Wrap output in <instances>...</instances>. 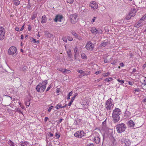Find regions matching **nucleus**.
I'll return each mask as SVG.
<instances>
[{
	"mask_svg": "<svg viewBox=\"0 0 146 146\" xmlns=\"http://www.w3.org/2000/svg\"><path fill=\"white\" fill-rule=\"evenodd\" d=\"M118 60H115L113 62L111 63V64L112 65H116V63L118 62Z\"/></svg>",
	"mask_w": 146,
	"mask_h": 146,
	"instance_id": "nucleus-37",
	"label": "nucleus"
},
{
	"mask_svg": "<svg viewBox=\"0 0 146 146\" xmlns=\"http://www.w3.org/2000/svg\"><path fill=\"white\" fill-rule=\"evenodd\" d=\"M125 115H127L128 117H129L130 115V113L128 111H126L125 113Z\"/></svg>",
	"mask_w": 146,
	"mask_h": 146,
	"instance_id": "nucleus-41",
	"label": "nucleus"
},
{
	"mask_svg": "<svg viewBox=\"0 0 146 146\" xmlns=\"http://www.w3.org/2000/svg\"><path fill=\"white\" fill-rule=\"evenodd\" d=\"M20 145L21 146H29V143L27 141H25L23 142V141H21L20 143Z\"/></svg>",
	"mask_w": 146,
	"mask_h": 146,
	"instance_id": "nucleus-13",
	"label": "nucleus"
},
{
	"mask_svg": "<svg viewBox=\"0 0 146 146\" xmlns=\"http://www.w3.org/2000/svg\"><path fill=\"white\" fill-rule=\"evenodd\" d=\"M64 70L65 71V73H69L70 70H68L66 69H64Z\"/></svg>",
	"mask_w": 146,
	"mask_h": 146,
	"instance_id": "nucleus-53",
	"label": "nucleus"
},
{
	"mask_svg": "<svg viewBox=\"0 0 146 146\" xmlns=\"http://www.w3.org/2000/svg\"><path fill=\"white\" fill-rule=\"evenodd\" d=\"M116 127L117 132L120 133L124 132L126 128L125 125L123 123L117 124Z\"/></svg>",
	"mask_w": 146,
	"mask_h": 146,
	"instance_id": "nucleus-4",
	"label": "nucleus"
},
{
	"mask_svg": "<svg viewBox=\"0 0 146 146\" xmlns=\"http://www.w3.org/2000/svg\"><path fill=\"white\" fill-rule=\"evenodd\" d=\"M77 95H75L71 99L70 102L68 104L69 106H70L72 105L74 100L75 98L76 97Z\"/></svg>",
	"mask_w": 146,
	"mask_h": 146,
	"instance_id": "nucleus-18",
	"label": "nucleus"
},
{
	"mask_svg": "<svg viewBox=\"0 0 146 146\" xmlns=\"http://www.w3.org/2000/svg\"><path fill=\"white\" fill-rule=\"evenodd\" d=\"M102 33V31L101 29H100L99 30H98V31L97 32V34L98 33Z\"/></svg>",
	"mask_w": 146,
	"mask_h": 146,
	"instance_id": "nucleus-51",
	"label": "nucleus"
},
{
	"mask_svg": "<svg viewBox=\"0 0 146 146\" xmlns=\"http://www.w3.org/2000/svg\"><path fill=\"white\" fill-rule=\"evenodd\" d=\"M112 99L110 98L106 102L105 107L107 110H110L113 108L114 105L112 104ZM109 112L110 114V111H109Z\"/></svg>",
	"mask_w": 146,
	"mask_h": 146,
	"instance_id": "nucleus-5",
	"label": "nucleus"
},
{
	"mask_svg": "<svg viewBox=\"0 0 146 146\" xmlns=\"http://www.w3.org/2000/svg\"><path fill=\"white\" fill-rule=\"evenodd\" d=\"M8 144L10 146H15L14 143L11 140H9Z\"/></svg>",
	"mask_w": 146,
	"mask_h": 146,
	"instance_id": "nucleus-24",
	"label": "nucleus"
},
{
	"mask_svg": "<svg viewBox=\"0 0 146 146\" xmlns=\"http://www.w3.org/2000/svg\"><path fill=\"white\" fill-rule=\"evenodd\" d=\"M78 48L76 46L74 49V52L75 53L74 54V57L75 58V59H76V55H78L79 53V52L78 50Z\"/></svg>",
	"mask_w": 146,
	"mask_h": 146,
	"instance_id": "nucleus-14",
	"label": "nucleus"
},
{
	"mask_svg": "<svg viewBox=\"0 0 146 146\" xmlns=\"http://www.w3.org/2000/svg\"><path fill=\"white\" fill-rule=\"evenodd\" d=\"M90 31L91 32L93 33H95L96 34H97V32L98 30L96 29L95 27H93L91 28Z\"/></svg>",
	"mask_w": 146,
	"mask_h": 146,
	"instance_id": "nucleus-16",
	"label": "nucleus"
},
{
	"mask_svg": "<svg viewBox=\"0 0 146 146\" xmlns=\"http://www.w3.org/2000/svg\"><path fill=\"white\" fill-rule=\"evenodd\" d=\"M48 82L47 80L43 82L41 84H39L36 86V89L38 92H43L46 88V85Z\"/></svg>",
	"mask_w": 146,
	"mask_h": 146,
	"instance_id": "nucleus-2",
	"label": "nucleus"
},
{
	"mask_svg": "<svg viewBox=\"0 0 146 146\" xmlns=\"http://www.w3.org/2000/svg\"><path fill=\"white\" fill-rule=\"evenodd\" d=\"M47 20V18L46 15H44L42 17L41 23H45Z\"/></svg>",
	"mask_w": 146,
	"mask_h": 146,
	"instance_id": "nucleus-17",
	"label": "nucleus"
},
{
	"mask_svg": "<svg viewBox=\"0 0 146 146\" xmlns=\"http://www.w3.org/2000/svg\"><path fill=\"white\" fill-rule=\"evenodd\" d=\"M136 13V10L135 9H132L129 13V14L131 15V16L133 17L134 16Z\"/></svg>",
	"mask_w": 146,
	"mask_h": 146,
	"instance_id": "nucleus-15",
	"label": "nucleus"
},
{
	"mask_svg": "<svg viewBox=\"0 0 146 146\" xmlns=\"http://www.w3.org/2000/svg\"><path fill=\"white\" fill-rule=\"evenodd\" d=\"M74 1V0H67V2L70 4H72L73 2Z\"/></svg>",
	"mask_w": 146,
	"mask_h": 146,
	"instance_id": "nucleus-42",
	"label": "nucleus"
},
{
	"mask_svg": "<svg viewBox=\"0 0 146 146\" xmlns=\"http://www.w3.org/2000/svg\"><path fill=\"white\" fill-rule=\"evenodd\" d=\"M110 74V73L109 72L107 73H103L102 74V75L104 77L108 76Z\"/></svg>",
	"mask_w": 146,
	"mask_h": 146,
	"instance_id": "nucleus-28",
	"label": "nucleus"
},
{
	"mask_svg": "<svg viewBox=\"0 0 146 146\" xmlns=\"http://www.w3.org/2000/svg\"><path fill=\"white\" fill-rule=\"evenodd\" d=\"M48 118L47 117H45L44 120L45 121H46L48 120Z\"/></svg>",
	"mask_w": 146,
	"mask_h": 146,
	"instance_id": "nucleus-63",
	"label": "nucleus"
},
{
	"mask_svg": "<svg viewBox=\"0 0 146 146\" xmlns=\"http://www.w3.org/2000/svg\"><path fill=\"white\" fill-rule=\"evenodd\" d=\"M108 44L109 42L107 41L105 42H102L100 45V46L101 47H105Z\"/></svg>",
	"mask_w": 146,
	"mask_h": 146,
	"instance_id": "nucleus-19",
	"label": "nucleus"
},
{
	"mask_svg": "<svg viewBox=\"0 0 146 146\" xmlns=\"http://www.w3.org/2000/svg\"><path fill=\"white\" fill-rule=\"evenodd\" d=\"M30 38L31 40V42H33L34 43H36V40L34 38H32L31 37H30Z\"/></svg>",
	"mask_w": 146,
	"mask_h": 146,
	"instance_id": "nucleus-39",
	"label": "nucleus"
},
{
	"mask_svg": "<svg viewBox=\"0 0 146 146\" xmlns=\"http://www.w3.org/2000/svg\"><path fill=\"white\" fill-rule=\"evenodd\" d=\"M71 33L76 38L78 37V35L77 34L75 31H72Z\"/></svg>",
	"mask_w": 146,
	"mask_h": 146,
	"instance_id": "nucleus-29",
	"label": "nucleus"
},
{
	"mask_svg": "<svg viewBox=\"0 0 146 146\" xmlns=\"http://www.w3.org/2000/svg\"><path fill=\"white\" fill-rule=\"evenodd\" d=\"M72 94H73V92L72 91H71V92H70L68 94V97L67 98V99L68 100L70 99V96L72 95Z\"/></svg>",
	"mask_w": 146,
	"mask_h": 146,
	"instance_id": "nucleus-33",
	"label": "nucleus"
},
{
	"mask_svg": "<svg viewBox=\"0 0 146 146\" xmlns=\"http://www.w3.org/2000/svg\"><path fill=\"white\" fill-rule=\"evenodd\" d=\"M142 84H143L144 86L146 85V77H144L142 79Z\"/></svg>",
	"mask_w": 146,
	"mask_h": 146,
	"instance_id": "nucleus-26",
	"label": "nucleus"
},
{
	"mask_svg": "<svg viewBox=\"0 0 146 146\" xmlns=\"http://www.w3.org/2000/svg\"><path fill=\"white\" fill-rule=\"evenodd\" d=\"M141 21H140V20H139L138 22H137V25H138V26L139 27L143 26L141 24L142 23Z\"/></svg>",
	"mask_w": 146,
	"mask_h": 146,
	"instance_id": "nucleus-36",
	"label": "nucleus"
},
{
	"mask_svg": "<svg viewBox=\"0 0 146 146\" xmlns=\"http://www.w3.org/2000/svg\"><path fill=\"white\" fill-rule=\"evenodd\" d=\"M94 47V45L90 41H89L85 46V48L88 50H92Z\"/></svg>",
	"mask_w": 146,
	"mask_h": 146,
	"instance_id": "nucleus-9",
	"label": "nucleus"
},
{
	"mask_svg": "<svg viewBox=\"0 0 146 146\" xmlns=\"http://www.w3.org/2000/svg\"><path fill=\"white\" fill-rule=\"evenodd\" d=\"M119 65L123 67L124 66V64L122 62L120 63Z\"/></svg>",
	"mask_w": 146,
	"mask_h": 146,
	"instance_id": "nucleus-64",
	"label": "nucleus"
},
{
	"mask_svg": "<svg viewBox=\"0 0 146 146\" xmlns=\"http://www.w3.org/2000/svg\"><path fill=\"white\" fill-rule=\"evenodd\" d=\"M67 54L68 57L69 58H71L72 54L70 49L67 51Z\"/></svg>",
	"mask_w": 146,
	"mask_h": 146,
	"instance_id": "nucleus-27",
	"label": "nucleus"
},
{
	"mask_svg": "<svg viewBox=\"0 0 146 146\" xmlns=\"http://www.w3.org/2000/svg\"><path fill=\"white\" fill-rule=\"evenodd\" d=\"M117 81L121 84H123L124 83V80H120L119 79H117Z\"/></svg>",
	"mask_w": 146,
	"mask_h": 146,
	"instance_id": "nucleus-44",
	"label": "nucleus"
},
{
	"mask_svg": "<svg viewBox=\"0 0 146 146\" xmlns=\"http://www.w3.org/2000/svg\"><path fill=\"white\" fill-rule=\"evenodd\" d=\"M104 62L105 63H106L108 62H109L108 59L107 58H106L104 59Z\"/></svg>",
	"mask_w": 146,
	"mask_h": 146,
	"instance_id": "nucleus-55",
	"label": "nucleus"
},
{
	"mask_svg": "<svg viewBox=\"0 0 146 146\" xmlns=\"http://www.w3.org/2000/svg\"><path fill=\"white\" fill-rule=\"evenodd\" d=\"M129 123L130 126L131 127H133L135 125L134 123L131 120L129 121Z\"/></svg>",
	"mask_w": 146,
	"mask_h": 146,
	"instance_id": "nucleus-23",
	"label": "nucleus"
},
{
	"mask_svg": "<svg viewBox=\"0 0 146 146\" xmlns=\"http://www.w3.org/2000/svg\"><path fill=\"white\" fill-rule=\"evenodd\" d=\"M62 16L59 15H56L55 17V18L54 19V21L56 22H57L58 21L60 22H61L62 21Z\"/></svg>",
	"mask_w": 146,
	"mask_h": 146,
	"instance_id": "nucleus-11",
	"label": "nucleus"
},
{
	"mask_svg": "<svg viewBox=\"0 0 146 146\" xmlns=\"http://www.w3.org/2000/svg\"><path fill=\"white\" fill-rule=\"evenodd\" d=\"M80 138H81L84 135L85 133L83 130H81L80 131H79Z\"/></svg>",
	"mask_w": 146,
	"mask_h": 146,
	"instance_id": "nucleus-20",
	"label": "nucleus"
},
{
	"mask_svg": "<svg viewBox=\"0 0 146 146\" xmlns=\"http://www.w3.org/2000/svg\"><path fill=\"white\" fill-rule=\"evenodd\" d=\"M52 87V86L51 84H50L49 86L47 88V89L46 90V91L47 92Z\"/></svg>",
	"mask_w": 146,
	"mask_h": 146,
	"instance_id": "nucleus-45",
	"label": "nucleus"
},
{
	"mask_svg": "<svg viewBox=\"0 0 146 146\" xmlns=\"http://www.w3.org/2000/svg\"><path fill=\"white\" fill-rule=\"evenodd\" d=\"M89 6L92 8H93L94 9H97L98 7L97 4L95 1H92V3L90 4Z\"/></svg>",
	"mask_w": 146,
	"mask_h": 146,
	"instance_id": "nucleus-12",
	"label": "nucleus"
},
{
	"mask_svg": "<svg viewBox=\"0 0 146 146\" xmlns=\"http://www.w3.org/2000/svg\"><path fill=\"white\" fill-rule=\"evenodd\" d=\"M67 38L70 41H72L73 39V38L72 37L70 36H67Z\"/></svg>",
	"mask_w": 146,
	"mask_h": 146,
	"instance_id": "nucleus-40",
	"label": "nucleus"
},
{
	"mask_svg": "<svg viewBox=\"0 0 146 146\" xmlns=\"http://www.w3.org/2000/svg\"><path fill=\"white\" fill-rule=\"evenodd\" d=\"M100 73V71H98L96 72L95 74L96 75H98Z\"/></svg>",
	"mask_w": 146,
	"mask_h": 146,
	"instance_id": "nucleus-59",
	"label": "nucleus"
},
{
	"mask_svg": "<svg viewBox=\"0 0 146 146\" xmlns=\"http://www.w3.org/2000/svg\"><path fill=\"white\" fill-rule=\"evenodd\" d=\"M121 113L120 110L118 108H116L113 110L112 117L115 123L117 122L120 119L119 115Z\"/></svg>",
	"mask_w": 146,
	"mask_h": 146,
	"instance_id": "nucleus-1",
	"label": "nucleus"
},
{
	"mask_svg": "<svg viewBox=\"0 0 146 146\" xmlns=\"http://www.w3.org/2000/svg\"><path fill=\"white\" fill-rule=\"evenodd\" d=\"M131 16V15H130V14L129 13L128 15H127L126 17H125V19H127V20H129V19H130V18H131V17H132V16Z\"/></svg>",
	"mask_w": 146,
	"mask_h": 146,
	"instance_id": "nucleus-38",
	"label": "nucleus"
},
{
	"mask_svg": "<svg viewBox=\"0 0 146 146\" xmlns=\"http://www.w3.org/2000/svg\"><path fill=\"white\" fill-rule=\"evenodd\" d=\"M57 70L60 71L62 72L63 73H65L64 70V69H63V68H58Z\"/></svg>",
	"mask_w": 146,
	"mask_h": 146,
	"instance_id": "nucleus-35",
	"label": "nucleus"
},
{
	"mask_svg": "<svg viewBox=\"0 0 146 146\" xmlns=\"http://www.w3.org/2000/svg\"><path fill=\"white\" fill-rule=\"evenodd\" d=\"M17 49L16 47L14 46L10 47L8 50V52L9 55H11L16 53Z\"/></svg>",
	"mask_w": 146,
	"mask_h": 146,
	"instance_id": "nucleus-8",
	"label": "nucleus"
},
{
	"mask_svg": "<svg viewBox=\"0 0 146 146\" xmlns=\"http://www.w3.org/2000/svg\"><path fill=\"white\" fill-rule=\"evenodd\" d=\"M55 136L56 137V138L58 139L60 137V136L57 133H56L55 134Z\"/></svg>",
	"mask_w": 146,
	"mask_h": 146,
	"instance_id": "nucleus-50",
	"label": "nucleus"
},
{
	"mask_svg": "<svg viewBox=\"0 0 146 146\" xmlns=\"http://www.w3.org/2000/svg\"><path fill=\"white\" fill-rule=\"evenodd\" d=\"M81 56L82 58L84 59H86V56L84 53H82Z\"/></svg>",
	"mask_w": 146,
	"mask_h": 146,
	"instance_id": "nucleus-32",
	"label": "nucleus"
},
{
	"mask_svg": "<svg viewBox=\"0 0 146 146\" xmlns=\"http://www.w3.org/2000/svg\"><path fill=\"white\" fill-rule=\"evenodd\" d=\"M96 17H94V18L92 19V22L93 23L94 22L95 20L96 19Z\"/></svg>",
	"mask_w": 146,
	"mask_h": 146,
	"instance_id": "nucleus-57",
	"label": "nucleus"
},
{
	"mask_svg": "<svg viewBox=\"0 0 146 146\" xmlns=\"http://www.w3.org/2000/svg\"><path fill=\"white\" fill-rule=\"evenodd\" d=\"M13 2L14 5L16 6L18 5L20 3V1L18 0H13Z\"/></svg>",
	"mask_w": 146,
	"mask_h": 146,
	"instance_id": "nucleus-21",
	"label": "nucleus"
},
{
	"mask_svg": "<svg viewBox=\"0 0 146 146\" xmlns=\"http://www.w3.org/2000/svg\"><path fill=\"white\" fill-rule=\"evenodd\" d=\"M44 34L45 35H47L48 37H49V35H50V34L48 31H45Z\"/></svg>",
	"mask_w": 146,
	"mask_h": 146,
	"instance_id": "nucleus-43",
	"label": "nucleus"
},
{
	"mask_svg": "<svg viewBox=\"0 0 146 146\" xmlns=\"http://www.w3.org/2000/svg\"><path fill=\"white\" fill-rule=\"evenodd\" d=\"M136 71H137V70L136 68H134L133 70V71H132V73H133L135 72H136Z\"/></svg>",
	"mask_w": 146,
	"mask_h": 146,
	"instance_id": "nucleus-58",
	"label": "nucleus"
},
{
	"mask_svg": "<svg viewBox=\"0 0 146 146\" xmlns=\"http://www.w3.org/2000/svg\"><path fill=\"white\" fill-rule=\"evenodd\" d=\"M27 68L26 66H24L23 68V70L24 71H26L27 70Z\"/></svg>",
	"mask_w": 146,
	"mask_h": 146,
	"instance_id": "nucleus-47",
	"label": "nucleus"
},
{
	"mask_svg": "<svg viewBox=\"0 0 146 146\" xmlns=\"http://www.w3.org/2000/svg\"><path fill=\"white\" fill-rule=\"evenodd\" d=\"M28 29V30L29 31H31L32 29V27L31 26V25H29Z\"/></svg>",
	"mask_w": 146,
	"mask_h": 146,
	"instance_id": "nucleus-52",
	"label": "nucleus"
},
{
	"mask_svg": "<svg viewBox=\"0 0 146 146\" xmlns=\"http://www.w3.org/2000/svg\"><path fill=\"white\" fill-rule=\"evenodd\" d=\"M48 135L50 137H52L53 136V135L50 132H49L48 133Z\"/></svg>",
	"mask_w": 146,
	"mask_h": 146,
	"instance_id": "nucleus-46",
	"label": "nucleus"
},
{
	"mask_svg": "<svg viewBox=\"0 0 146 146\" xmlns=\"http://www.w3.org/2000/svg\"><path fill=\"white\" fill-rule=\"evenodd\" d=\"M79 134V131H78L74 133V135L76 137L80 138Z\"/></svg>",
	"mask_w": 146,
	"mask_h": 146,
	"instance_id": "nucleus-30",
	"label": "nucleus"
},
{
	"mask_svg": "<svg viewBox=\"0 0 146 146\" xmlns=\"http://www.w3.org/2000/svg\"><path fill=\"white\" fill-rule=\"evenodd\" d=\"M14 111L16 112H18L19 113H21L22 115H23V113L21 110V109L19 108H16Z\"/></svg>",
	"mask_w": 146,
	"mask_h": 146,
	"instance_id": "nucleus-25",
	"label": "nucleus"
},
{
	"mask_svg": "<svg viewBox=\"0 0 146 146\" xmlns=\"http://www.w3.org/2000/svg\"><path fill=\"white\" fill-rule=\"evenodd\" d=\"M35 18V16L34 15L32 16L31 17V19L32 20H33Z\"/></svg>",
	"mask_w": 146,
	"mask_h": 146,
	"instance_id": "nucleus-62",
	"label": "nucleus"
},
{
	"mask_svg": "<svg viewBox=\"0 0 146 146\" xmlns=\"http://www.w3.org/2000/svg\"><path fill=\"white\" fill-rule=\"evenodd\" d=\"M129 84L131 86H132L133 84V82L131 81H129L128 82Z\"/></svg>",
	"mask_w": 146,
	"mask_h": 146,
	"instance_id": "nucleus-54",
	"label": "nucleus"
},
{
	"mask_svg": "<svg viewBox=\"0 0 146 146\" xmlns=\"http://www.w3.org/2000/svg\"><path fill=\"white\" fill-rule=\"evenodd\" d=\"M5 33L4 28L1 27H0V40H3L5 37Z\"/></svg>",
	"mask_w": 146,
	"mask_h": 146,
	"instance_id": "nucleus-7",
	"label": "nucleus"
},
{
	"mask_svg": "<svg viewBox=\"0 0 146 146\" xmlns=\"http://www.w3.org/2000/svg\"><path fill=\"white\" fill-rule=\"evenodd\" d=\"M77 71L78 72L81 74H83V76H84L86 75V73L85 72H84L82 70L77 69Z\"/></svg>",
	"mask_w": 146,
	"mask_h": 146,
	"instance_id": "nucleus-22",
	"label": "nucleus"
},
{
	"mask_svg": "<svg viewBox=\"0 0 146 146\" xmlns=\"http://www.w3.org/2000/svg\"><path fill=\"white\" fill-rule=\"evenodd\" d=\"M134 27H136L137 28H138L139 27H138V25H137V23H135L134 25Z\"/></svg>",
	"mask_w": 146,
	"mask_h": 146,
	"instance_id": "nucleus-61",
	"label": "nucleus"
},
{
	"mask_svg": "<svg viewBox=\"0 0 146 146\" xmlns=\"http://www.w3.org/2000/svg\"><path fill=\"white\" fill-rule=\"evenodd\" d=\"M121 141V146H129L131 143V142L127 136H125L122 138Z\"/></svg>",
	"mask_w": 146,
	"mask_h": 146,
	"instance_id": "nucleus-3",
	"label": "nucleus"
},
{
	"mask_svg": "<svg viewBox=\"0 0 146 146\" xmlns=\"http://www.w3.org/2000/svg\"><path fill=\"white\" fill-rule=\"evenodd\" d=\"M53 108V106H51L50 107H49V108L48 109V111L49 112H50L51 111V110Z\"/></svg>",
	"mask_w": 146,
	"mask_h": 146,
	"instance_id": "nucleus-49",
	"label": "nucleus"
},
{
	"mask_svg": "<svg viewBox=\"0 0 146 146\" xmlns=\"http://www.w3.org/2000/svg\"><path fill=\"white\" fill-rule=\"evenodd\" d=\"M56 108L57 109H59L60 108H62V105L59 104L56 106Z\"/></svg>",
	"mask_w": 146,
	"mask_h": 146,
	"instance_id": "nucleus-31",
	"label": "nucleus"
},
{
	"mask_svg": "<svg viewBox=\"0 0 146 146\" xmlns=\"http://www.w3.org/2000/svg\"><path fill=\"white\" fill-rule=\"evenodd\" d=\"M30 104V103H29V101H28L27 102H26L25 103L26 105L27 106H29Z\"/></svg>",
	"mask_w": 146,
	"mask_h": 146,
	"instance_id": "nucleus-56",
	"label": "nucleus"
},
{
	"mask_svg": "<svg viewBox=\"0 0 146 146\" xmlns=\"http://www.w3.org/2000/svg\"><path fill=\"white\" fill-rule=\"evenodd\" d=\"M94 141L95 143L97 144H98L100 143V135L96 132L94 133Z\"/></svg>",
	"mask_w": 146,
	"mask_h": 146,
	"instance_id": "nucleus-6",
	"label": "nucleus"
},
{
	"mask_svg": "<svg viewBox=\"0 0 146 146\" xmlns=\"http://www.w3.org/2000/svg\"><path fill=\"white\" fill-rule=\"evenodd\" d=\"M70 21L72 23L75 24L77 21V15L76 14L71 15L70 16Z\"/></svg>",
	"mask_w": 146,
	"mask_h": 146,
	"instance_id": "nucleus-10",
	"label": "nucleus"
},
{
	"mask_svg": "<svg viewBox=\"0 0 146 146\" xmlns=\"http://www.w3.org/2000/svg\"><path fill=\"white\" fill-rule=\"evenodd\" d=\"M113 79L112 78H106L105 80V81L108 82H109L111 81Z\"/></svg>",
	"mask_w": 146,
	"mask_h": 146,
	"instance_id": "nucleus-34",
	"label": "nucleus"
},
{
	"mask_svg": "<svg viewBox=\"0 0 146 146\" xmlns=\"http://www.w3.org/2000/svg\"><path fill=\"white\" fill-rule=\"evenodd\" d=\"M62 40L64 41L65 42H67V38L65 37H62Z\"/></svg>",
	"mask_w": 146,
	"mask_h": 146,
	"instance_id": "nucleus-48",
	"label": "nucleus"
},
{
	"mask_svg": "<svg viewBox=\"0 0 146 146\" xmlns=\"http://www.w3.org/2000/svg\"><path fill=\"white\" fill-rule=\"evenodd\" d=\"M145 17L143 16L142 17V18L140 20V21H142L144 20L145 19Z\"/></svg>",
	"mask_w": 146,
	"mask_h": 146,
	"instance_id": "nucleus-60",
	"label": "nucleus"
}]
</instances>
